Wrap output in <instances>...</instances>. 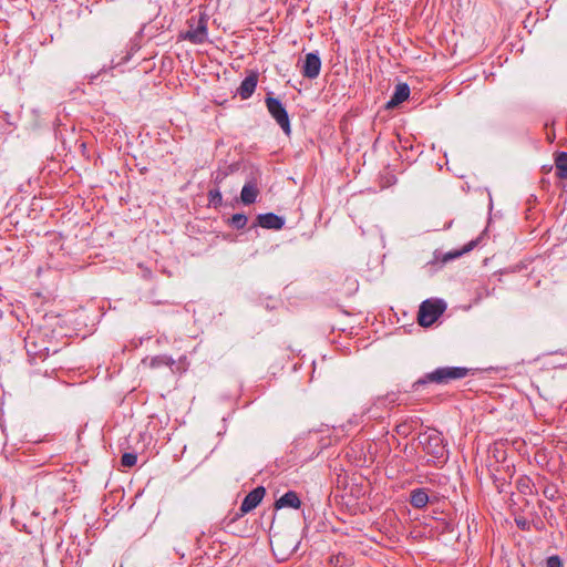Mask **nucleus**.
<instances>
[{"instance_id":"obj_16","label":"nucleus","mask_w":567,"mask_h":567,"mask_svg":"<svg viewBox=\"0 0 567 567\" xmlns=\"http://www.w3.org/2000/svg\"><path fill=\"white\" fill-rule=\"evenodd\" d=\"M477 239L471 240L466 245H464L461 249L451 250L445 254L444 261L456 259L461 256H463L466 252H470L472 249H474L477 246Z\"/></svg>"},{"instance_id":"obj_9","label":"nucleus","mask_w":567,"mask_h":567,"mask_svg":"<svg viewBox=\"0 0 567 567\" xmlns=\"http://www.w3.org/2000/svg\"><path fill=\"white\" fill-rule=\"evenodd\" d=\"M257 221L260 227L275 230L281 229L285 225V219L274 213L258 215Z\"/></svg>"},{"instance_id":"obj_19","label":"nucleus","mask_w":567,"mask_h":567,"mask_svg":"<svg viewBox=\"0 0 567 567\" xmlns=\"http://www.w3.org/2000/svg\"><path fill=\"white\" fill-rule=\"evenodd\" d=\"M137 462V455L134 453H124L121 458V464L125 467H132Z\"/></svg>"},{"instance_id":"obj_7","label":"nucleus","mask_w":567,"mask_h":567,"mask_svg":"<svg viewBox=\"0 0 567 567\" xmlns=\"http://www.w3.org/2000/svg\"><path fill=\"white\" fill-rule=\"evenodd\" d=\"M422 444L426 454L442 461L446 458V449L443 444V437L441 433L433 432L425 435Z\"/></svg>"},{"instance_id":"obj_18","label":"nucleus","mask_w":567,"mask_h":567,"mask_svg":"<svg viewBox=\"0 0 567 567\" xmlns=\"http://www.w3.org/2000/svg\"><path fill=\"white\" fill-rule=\"evenodd\" d=\"M248 218L244 214H234L230 218V225L236 229H243L247 225Z\"/></svg>"},{"instance_id":"obj_21","label":"nucleus","mask_w":567,"mask_h":567,"mask_svg":"<svg viewBox=\"0 0 567 567\" xmlns=\"http://www.w3.org/2000/svg\"><path fill=\"white\" fill-rule=\"evenodd\" d=\"M546 567H563V561L559 556L554 555L547 558Z\"/></svg>"},{"instance_id":"obj_2","label":"nucleus","mask_w":567,"mask_h":567,"mask_svg":"<svg viewBox=\"0 0 567 567\" xmlns=\"http://www.w3.org/2000/svg\"><path fill=\"white\" fill-rule=\"evenodd\" d=\"M208 37V17L199 13L198 17L193 16L187 20V30L181 33L183 40L193 44H203Z\"/></svg>"},{"instance_id":"obj_17","label":"nucleus","mask_w":567,"mask_h":567,"mask_svg":"<svg viewBox=\"0 0 567 567\" xmlns=\"http://www.w3.org/2000/svg\"><path fill=\"white\" fill-rule=\"evenodd\" d=\"M556 175L559 178H567V153L561 152L558 154L555 161Z\"/></svg>"},{"instance_id":"obj_4","label":"nucleus","mask_w":567,"mask_h":567,"mask_svg":"<svg viewBox=\"0 0 567 567\" xmlns=\"http://www.w3.org/2000/svg\"><path fill=\"white\" fill-rule=\"evenodd\" d=\"M266 106L272 118L281 127V130L289 135L291 132L290 121L284 104L276 97L267 96Z\"/></svg>"},{"instance_id":"obj_3","label":"nucleus","mask_w":567,"mask_h":567,"mask_svg":"<svg viewBox=\"0 0 567 567\" xmlns=\"http://www.w3.org/2000/svg\"><path fill=\"white\" fill-rule=\"evenodd\" d=\"M446 303L441 299H427L420 306L417 313L419 324L422 327L432 326L445 311Z\"/></svg>"},{"instance_id":"obj_8","label":"nucleus","mask_w":567,"mask_h":567,"mask_svg":"<svg viewBox=\"0 0 567 567\" xmlns=\"http://www.w3.org/2000/svg\"><path fill=\"white\" fill-rule=\"evenodd\" d=\"M321 70V60L318 53H307L305 60L301 62V74L310 80L317 79Z\"/></svg>"},{"instance_id":"obj_10","label":"nucleus","mask_w":567,"mask_h":567,"mask_svg":"<svg viewBox=\"0 0 567 567\" xmlns=\"http://www.w3.org/2000/svg\"><path fill=\"white\" fill-rule=\"evenodd\" d=\"M257 83H258V74L255 72H251L243 80L239 87L237 89V93L239 94V96L243 100H247L254 94V92L257 87Z\"/></svg>"},{"instance_id":"obj_5","label":"nucleus","mask_w":567,"mask_h":567,"mask_svg":"<svg viewBox=\"0 0 567 567\" xmlns=\"http://www.w3.org/2000/svg\"><path fill=\"white\" fill-rule=\"evenodd\" d=\"M24 347L32 360H44L50 353L47 341L34 332H28L24 339Z\"/></svg>"},{"instance_id":"obj_15","label":"nucleus","mask_w":567,"mask_h":567,"mask_svg":"<svg viewBox=\"0 0 567 567\" xmlns=\"http://www.w3.org/2000/svg\"><path fill=\"white\" fill-rule=\"evenodd\" d=\"M410 503L414 508H423L429 503V495L425 489L416 488L411 492Z\"/></svg>"},{"instance_id":"obj_1","label":"nucleus","mask_w":567,"mask_h":567,"mask_svg":"<svg viewBox=\"0 0 567 567\" xmlns=\"http://www.w3.org/2000/svg\"><path fill=\"white\" fill-rule=\"evenodd\" d=\"M468 369L461 367H441L432 372L424 374L417 379L413 384L414 391L419 390L420 386L427 383L447 384L453 380H460L467 375Z\"/></svg>"},{"instance_id":"obj_13","label":"nucleus","mask_w":567,"mask_h":567,"mask_svg":"<svg viewBox=\"0 0 567 567\" xmlns=\"http://www.w3.org/2000/svg\"><path fill=\"white\" fill-rule=\"evenodd\" d=\"M259 195V189L255 182H248L244 185L240 199L245 205L254 204Z\"/></svg>"},{"instance_id":"obj_14","label":"nucleus","mask_w":567,"mask_h":567,"mask_svg":"<svg viewBox=\"0 0 567 567\" xmlns=\"http://www.w3.org/2000/svg\"><path fill=\"white\" fill-rule=\"evenodd\" d=\"M143 363L148 364V367L152 369H157L163 365H166L173 370V365L175 364V361L172 357H168L166 354H159V355L152 357L150 360L144 359Z\"/></svg>"},{"instance_id":"obj_12","label":"nucleus","mask_w":567,"mask_h":567,"mask_svg":"<svg viewBox=\"0 0 567 567\" xmlns=\"http://www.w3.org/2000/svg\"><path fill=\"white\" fill-rule=\"evenodd\" d=\"M300 506H301V501H300L298 494L293 491H289V492L285 493L275 503V507L277 509H280L284 507H290V508L298 509Z\"/></svg>"},{"instance_id":"obj_6","label":"nucleus","mask_w":567,"mask_h":567,"mask_svg":"<svg viewBox=\"0 0 567 567\" xmlns=\"http://www.w3.org/2000/svg\"><path fill=\"white\" fill-rule=\"evenodd\" d=\"M266 494V488L264 486H258L250 491L241 502L239 507V512L236 513L230 519L229 523H234L247 513L255 509L262 501Z\"/></svg>"},{"instance_id":"obj_20","label":"nucleus","mask_w":567,"mask_h":567,"mask_svg":"<svg viewBox=\"0 0 567 567\" xmlns=\"http://www.w3.org/2000/svg\"><path fill=\"white\" fill-rule=\"evenodd\" d=\"M209 196V203L214 205L215 207L219 206L221 204V193L218 188L210 189L208 193Z\"/></svg>"},{"instance_id":"obj_11","label":"nucleus","mask_w":567,"mask_h":567,"mask_svg":"<svg viewBox=\"0 0 567 567\" xmlns=\"http://www.w3.org/2000/svg\"><path fill=\"white\" fill-rule=\"evenodd\" d=\"M409 96H410L409 85L406 83H399L395 86V90H394L391 99L386 103V107L393 109V107L398 106L399 104H401L402 102H404L405 100H408Z\"/></svg>"},{"instance_id":"obj_22","label":"nucleus","mask_w":567,"mask_h":567,"mask_svg":"<svg viewBox=\"0 0 567 567\" xmlns=\"http://www.w3.org/2000/svg\"><path fill=\"white\" fill-rule=\"evenodd\" d=\"M515 522H516V524H517V526L519 528H522V529H526L527 528L528 524H527L526 519H516Z\"/></svg>"}]
</instances>
